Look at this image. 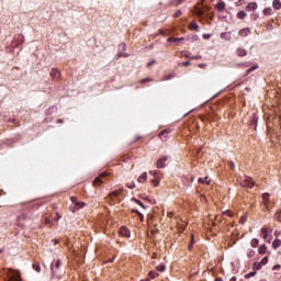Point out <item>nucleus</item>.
<instances>
[{
    "mask_svg": "<svg viewBox=\"0 0 281 281\" xmlns=\"http://www.w3.org/2000/svg\"><path fill=\"white\" fill-rule=\"evenodd\" d=\"M240 186H243V188H254V186H256V182H254V179H251L249 177H245L240 181Z\"/></svg>",
    "mask_w": 281,
    "mask_h": 281,
    "instance_id": "obj_1",
    "label": "nucleus"
},
{
    "mask_svg": "<svg viewBox=\"0 0 281 281\" xmlns=\"http://www.w3.org/2000/svg\"><path fill=\"white\" fill-rule=\"evenodd\" d=\"M104 179H106V173H101L99 177H97L93 180V187L100 188V186H102V183H104Z\"/></svg>",
    "mask_w": 281,
    "mask_h": 281,
    "instance_id": "obj_2",
    "label": "nucleus"
},
{
    "mask_svg": "<svg viewBox=\"0 0 281 281\" xmlns=\"http://www.w3.org/2000/svg\"><path fill=\"white\" fill-rule=\"evenodd\" d=\"M261 238H263L266 243H271V236H269V227L263 226L261 228Z\"/></svg>",
    "mask_w": 281,
    "mask_h": 281,
    "instance_id": "obj_3",
    "label": "nucleus"
},
{
    "mask_svg": "<svg viewBox=\"0 0 281 281\" xmlns=\"http://www.w3.org/2000/svg\"><path fill=\"white\" fill-rule=\"evenodd\" d=\"M170 133H172V130H170V128H167V130H164L162 132H160L159 138L161 139V142H167L168 135H170Z\"/></svg>",
    "mask_w": 281,
    "mask_h": 281,
    "instance_id": "obj_4",
    "label": "nucleus"
},
{
    "mask_svg": "<svg viewBox=\"0 0 281 281\" xmlns=\"http://www.w3.org/2000/svg\"><path fill=\"white\" fill-rule=\"evenodd\" d=\"M60 265H63V261H60V259L55 261V265L53 263L50 269H52V273L53 276H56V273H58V270L60 269Z\"/></svg>",
    "mask_w": 281,
    "mask_h": 281,
    "instance_id": "obj_5",
    "label": "nucleus"
},
{
    "mask_svg": "<svg viewBox=\"0 0 281 281\" xmlns=\"http://www.w3.org/2000/svg\"><path fill=\"white\" fill-rule=\"evenodd\" d=\"M166 161H168V156L160 157L156 162V168H164L166 166Z\"/></svg>",
    "mask_w": 281,
    "mask_h": 281,
    "instance_id": "obj_6",
    "label": "nucleus"
},
{
    "mask_svg": "<svg viewBox=\"0 0 281 281\" xmlns=\"http://www.w3.org/2000/svg\"><path fill=\"white\" fill-rule=\"evenodd\" d=\"M120 236H123L124 238H131V231L126 226H122L120 229Z\"/></svg>",
    "mask_w": 281,
    "mask_h": 281,
    "instance_id": "obj_7",
    "label": "nucleus"
},
{
    "mask_svg": "<svg viewBox=\"0 0 281 281\" xmlns=\"http://www.w3.org/2000/svg\"><path fill=\"white\" fill-rule=\"evenodd\" d=\"M50 77L53 78V80H59L60 79V70H58L57 68H53L50 71Z\"/></svg>",
    "mask_w": 281,
    "mask_h": 281,
    "instance_id": "obj_8",
    "label": "nucleus"
},
{
    "mask_svg": "<svg viewBox=\"0 0 281 281\" xmlns=\"http://www.w3.org/2000/svg\"><path fill=\"white\" fill-rule=\"evenodd\" d=\"M226 8H227V4H225L224 1H220L217 4H215V10L217 12H225Z\"/></svg>",
    "mask_w": 281,
    "mask_h": 281,
    "instance_id": "obj_9",
    "label": "nucleus"
},
{
    "mask_svg": "<svg viewBox=\"0 0 281 281\" xmlns=\"http://www.w3.org/2000/svg\"><path fill=\"white\" fill-rule=\"evenodd\" d=\"M85 207V202H78L74 205H70L71 212H78V210H82Z\"/></svg>",
    "mask_w": 281,
    "mask_h": 281,
    "instance_id": "obj_10",
    "label": "nucleus"
},
{
    "mask_svg": "<svg viewBox=\"0 0 281 281\" xmlns=\"http://www.w3.org/2000/svg\"><path fill=\"white\" fill-rule=\"evenodd\" d=\"M247 12H254V10H258V3L257 2H250L246 5Z\"/></svg>",
    "mask_w": 281,
    "mask_h": 281,
    "instance_id": "obj_11",
    "label": "nucleus"
},
{
    "mask_svg": "<svg viewBox=\"0 0 281 281\" xmlns=\"http://www.w3.org/2000/svg\"><path fill=\"white\" fill-rule=\"evenodd\" d=\"M239 36H241L243 38H245V36H249V34H251V30L249 27L246 29H241L238 32Z\"/></svg>",
    "mask_w": 281,
    "mask_h": 281,
    "instance_id": "obj_12",
    "label": "nucleus"
},
{
    "mask_svg": "<svg viewBox=\"0 0 281 281\" xmlns=\"http://www.w3.org/2000/svg\"><path fill=\"white\" fill-rule=\"evenodd\" d=\"M269 193H263L262 194V204L266 209H269Z\"/></svg>",
    "mask_w": 281,
    "mask_h": 281,
    "instance_id": "obj_13",
    "label": "nucleus"
},
{
    "mask_svg": "<svg viewBox=\"0 0 281 281\" xmlns=\"http://www.w3.org/2000/svg\"><path fill=\"white\" fill-rule=\"evenodd\" d=\"M189 30L194 31V32H199V23H196V21H192L189 24Z\"/></svg>",
    "mask_w": 281,
    "mask_h": 281,
    "instance_id": "obj_14",
    "label": "nucleus"
},
{
    "mask_svg": "<svg viewBox=\"0 0 281 281\" xmlns=\"http://www.w3.org/2000/svg\"><path fill=\"white\" fill-rule=\"evenodd\" d=\"M119 194H122V191L120 190H115V191H112L109 196L112 201H115V199H117Z\"/></svg>",
    "mask_w": 281,
    "mask_h": 281,
    "instance_id": "obj_15",
    "label": "nucleus"
},
{
    "mask_svg": "<svg viewBox=\"0 0 281 281\" xmlns=\"http://www.w3.org/2000/svg\"><path fill=\"white\" fill-rule=\"evenodd\" d=\"M148 179V173L143 172L139 177H138V183H146Z\"/></svg>",
    "mask_w": 281,
    "mask_h": 281,
    "instance_id": "obj_16",
    "label": "nucleus"
},
{
    "mask_svg": "<svg viewBox=\"0 0 281 281\" xmlns=\"http://www.w3.org/2000/svg\"><path fill=\"white\" fill-rule=\"evenodd\" d=\"M262 14L265 16H271V14H273V9H271V7L265 8Z\"/></svg>",
    "mask_w": 281,
    "mask_h": 281,
    "instance_id": "obj_17",
    "label": "nucleus"
},
{
    "mask_svg": "<svg viewBox=\"0 0 281 281\" xmlns=\"http://www.w3.org/2000/svg\"><path fill=\"white\" fill-rule=\"evenodd\" d=\"M181 41H184L183 37H169L167 40L168 43H181Z\"/></svg>",
    "mask_w": 281,
    "mask_h": 281,
    "instance_id": "obj_18",
    "label": "nucleus"
},
{
    "mask_svg": "<svg viewBox=\"0 0 281 281\" xmlns=\"http://www.w3.org/2000/svg\"><path fill=\"white\" fill-rule=\"evenodd\" d=\"M272 8H273V10H281V1L280 0H273L272 1Z\"/></svg>",
    "mask_w": 281,
    "mask_h": 281,
    "instance_id": "obj_19",
    "label": "nucleus"
},
{
    "mask_svg": "<svg viewBox=\"0 0 281 281\" xmlns=\"http://www.w3.org/2000/svg\"><path fill=\"white\" fill-rule=\"evenodd\" d=\"M236 54L239 57L247 56V49H245V48H237Z\"/></svg>",
    "mask_w": 281,
    "mask_h": 281,
    "instance_id": "obj_20",
    "label": "nucleus"
},
{
    "mask_svg": "<svg viewBox=\"0 0 281 281\" xmlns=\"http://www.w3.org/2000/svg\"><path fill=\"white\" fill-rule=\"evenodd\" d=\"M258 245H260V240H258V238H254L250 240V247H252L254 249H256Z\"/></svg>",
    "mask_w": 281,
    "mask_h": 281,
    "instance_id": "obj_21",
    "label": "nucleus"
},
{
    "mask_svg": "<svg viewBox=\"0 0 281 281\" xmlns=\"http://www.w3.org/2000/svg\"><path fill=\"white\" fill-rule=\"evenodd\" d=\"M195 14L196 16H199L200 19H203V16H205V12L199 8L195 7Z\"/></svg>",
    "mask_w": 281,
    "mask_h": 281,
    "instance_id": "obj_22",
    "label": "nucleus"
},
{
    "mask_svg": "<svg viewBox=\"0 0 281 281\" xmlns=\"http://www.w3.org/2000/svg\"><path fill=\"white\" fill-rule=\"evenodd\" d=\"M199 183H203L204 186H210V178L209 177H205L204 179L203 178H199Z\"/></svg>",
    "mask_w": 281,
    "mask_h": 281,
    "instance_id": "obj_23",
    "label": "nucleus"
},
{
    "mask_svg": "<svg viewBox=\"0 0 281 281\" xmlns=\"http://www.w3.org/2000/svg\"><path fill=\"white\" fill-rule=\"evenodd\" d=\"M258 252L263 256V254H267V245H261L258 249Z\"/></svg>",
    "mask_w": 281,
    "mask_h": 281,
    "instance_id": "obj_24",
    "label": "nucleus"
},
{
    "mask_svg": "<svg viewBox=\"0 0 281 281\" xmlns=\"http://www.w3.org/2000/svg\"><path fill=\"white\" fill-rule=\"evenodd\" d=\"M8 281H23L21 279V274L15 273L13 277H11Z\"/></svg>",
    "mask_w": 281,
    "mask_h": 281,
    "instance_id": "obj_25",
    "label": "nucleus"
},
{
    "mask_svg": "<svg viewBox=\"0 0 281 281\" xmlns=\"http://www.w3.org/2000/svg\"><path fill=\"white\" fill-rule=\"evenodd\" d=\"M281 246V240L280 239H274L272 243V248L278 249V247Z\"/></svg>",
    "mask_w": 281,
    "mask_h": 281,
    "instance_id": "obj_26",
    "label": "nucleus"
},
{
    "mask_svg": "<svg viewBox=\"0 0 281 281\" xmlns=\"http://www.w3.org/2000/svg\"><path fill=\"white\" fill-rule=\"evenodd\" d=\"M256 256V250L249 248L247 251V258H254Z\"/></svg>",
    "mask_w": 281,
    "mask_h": 281,
    "instance_id": "obj_27",
    "label": "nucleus"
},
{
    "mask_svg": "<svg viewBox=\"0 0 281 281\" xmlns=\"http://www.w3.org/2000/svg\"><path fill=\"white\" fill-rule=\"evenodd\" d=\"M256 69H259L258 65H255L250 67L248 70H246V76H249V74H251V71H256Z\"/></svg>",
    "mask_w": 281,
    "mask_h": 281,
    "instance_id": "obj_28",
    "label": "nucleus"
},
{
    "mask_svg": "<svg viewBox=\"0 0 281 281\" xmlns=\"http://www.w3.org/2000/svg\"><path fill=\"white\" fill-rule=\"evenodd\" d=\"M246 16H247V12L243 10L237 13V19H245Z\"/></svg>",
    "mask_w": 281,
    "mask_h": 281,
    "instance_id": "obj_29",
    "label": "nucleus"
},
{
    "mask_svg": "<svg viewBox=\"0 0 281 281\" xmlns=\"http://www.w3.org/2000/svg\"><path fill=\"white\" fill-rule=\"evenodd\" d=\"M269 262V257H263L262 260L259 262L262 267Z\"/></svg>",
    "mask_w": 281,
    "mask_h": 281,
    "instance_id": "obj_30",
    "label": "nucleus"
},
{
    "mask_svg": "<svg viewBox=\"0 0 281 281\" xmlns=\"http://www.w3.org/2000/svg\"><path fill=\"white\" fill-rule=\"evenodd\" d=\"M33 269H34L35 271H37V273H41V265H38V263H33Z\"/></svg>",
    "mask_w": 281,
    "mask_h": 281,
    "instance_id": "obj_31",
    "label": "nucleus"
},
{
    "mask_svg": "<svg viewBox=\"0 0 281 281\" xmlns=\"http://www.w3.org/2000/svg\"><path fill=\"white\" fill-rule=\"evenodd\" d=\"M254 276H256V271L249 272L247 274H245V279L249 280V278H254Z\"/></svg>",
    "mask_w": 281,
    "mask_h": 281,
    "instance_id": "obj_32",
    "label": "nucleus"
},
{
    "mask_svg": "<svg viewBox=\"0 0 281 281\" xmlns=\"http://www.w3.org/2000/svg\"><path fill=\"white\" fill-rule=\"evenodd\" d=\"M70 201H71L72 205H76V203L79 202V201H78V196H71V198H70Z\"/></svg>",
    "mask_w": 281,
    "mask_h": 281,
    "instance_id": "obj_33",
    "label": "nucleus"
},
{
    "mask_svg": "<svg viewBox=\"0 0 281 281\" xmlns=\"http://www.w3.org/2000/svg\"><path fill=\"white\" fill-rule=\"evenodd\" d=\"M157 271H160L161 273H164V271H166V266H158Z\"/></svg>",
    "mask_w": 281,
    "mask_h": 281,
    "instance_id": "obj_34",
    "label": "nucleus"
},
{
    "mask_svg": "<svg viewBox=\"0 0 281 281\" xmlns=\"http://www.w3.org/2000/svg\"><path fill=\"white\" fill-rule=\"evenodd\" d=\"M255 269H256L257 271H260V269H262L261 263H260V262H255Z\"/></svg>",
    "mask_w": 281,
    "mask_h": 281,
    "instance_id": "obj_35",
    "label": "nucleus"
},
{
    "mask_svg": "<svg viewBox=\"0 0 281 281\" xmlns=\"http://www.w3.org/2000/svg\"><path fill=\"white\" fill-rule=\"evenodd\" d=\"M183 12H181V10L176 11L175 19H179V16H181Z\"/></svg>",
    "mask_w": 281,
    "mask_h": 281,
    "instance_id": "obj_36",
    "label": "nucleus"
},
{
    "mask_svg": "<svg viewBox=\"0 0 281 281\" xmlns=\"http://www.w3.org/2000/svg\"><path fill=\"white\" fill-rule=\"evenodd\" d=\"M203 58L201 55H194L191 57V60H201Z\"/></svg>",
    "mask_w": 281,
    "mask_h": 281,
    "instance_id": "obj_37",
    "label": "nucleus"
},
{
    "mask_svg": "<svg viewBox=\"0 0 281 281\" xmlns=\"http://www.w3.org/2000/svg\"><path fill=\"white\" fill-rule=\"evenodd\" d=\"M251 19H252L254 21H258V19H260V15H258V13H252V14H251Z\"/></svg>",
    "mask_w": 281,
    "mask_h": 281,
    "instance_id": "obj_38",
    "label": "nucleus"
},
{
    "mask_svg": "<svg viewBox=\"0 0 281 281\" xmlns=\"http://www.w3.org/2000/svg\"><path fill=\"white\" fill-rule=\"evenodd\" d=\"M134 201H135V203H136L137 205H139L140 207H146V206H144V203H143L142 201H139V200H137V199H134Z\"/></svg>",
    "mask_w": 281,
    "mask_h": 281,
    "instance_id": "obj_39",
    "label": "nucleus"
},
{
    "mask_svg": "<svg viewBox=\"0 0 281 281\" xmlns=\"http://www.w3.org/2000/svg\"><path fill=\"white\" fill-rule=\"evenodd\" d=\"M146 82H153V79H150V78H145V79L140 80V83H142V85H144V83H146Z\"/></svg>",
    "mask_w": 281,
    "mask_h": 281,
    "instance_id": "obj_40",
    "label": "nucleus"
},
{
    "mask_svg": "<svg viewBox=\"0 0 281 281\" xmlns=\"http://www.w3.org/2000/svg\"><path fill=\"white\" fill-rule=\"evenodd\" d=\"M151 183H153L154 188H157V186H159V180L154 179V180H151Z\"/></svg>",
    "mask_w": 281,
    "mask_h": 281,
    "instance_id": "obj_41",
    "label": "nucleus"
},
{
    "mask_svg": "<svg viewBox=\"0 0 281 281\" xmlns=\"http://www.w3.org/2000/svg\"><path fill=\"white\" fill-rule=\"evenodd\" d=\"M173 76L172 75H167L162 77V80H172Z\"/></svg>",
    "mask_w": 281,
    "mask_h": 281,
    "instance_id": "obj_42",
    "label": "nucleus"
},
{
    "mask_svg": "<svg viewBox=\"0 0 281 281\" xmlns=\"http://www.w3.org/2000/svg\"><path fill=\"white\" fill-rule=\"evenodd\" d=\"M236 165H234V161H228V167L231 170H234Z\"/></svg>",
    "mask_w": 281,
    "mask_h": 281,
    "instance_id": "obj_43",
    "label": "nucleus"
},
{
    "mask_svg": "<svg viewBox=\"0 0 281 281\" xmlns=\"http://www.w3.org/2000/svg\"><path fill=\"white\" fill-rule=\"evenodd\" d=\"M25 218H27V216H25V214H22L18 217V221H25Z\"/></svg>",
    "mask_w": 281,
    "mask_h": 281,
    "instance_id": "obj_44",
    "label": "nucleus"
},
{
    "mask_svg": "<svg viewBox=\"0 0 281 281\" xmlns=\"http://www.w3.org/2000/svg\"><path fill=\"white\" fill-rule=\"evenodd\" d=\"M193 245H194V235L191 236V245H189V249H192Z\"/></svg>",
    "mask_w": 281,
    "mask_h": 281,
    "instance_id": "obj_45",
    "label": "nucleus"
},
{
    "mask_svg": "<svg viewBox=\"0 0 281 281\" xmlns=\"http://www.w3.org/2000/svg\"><path fill=\"white\" fill-rule=\"evenodd\" d=\"M202 37H203L205 41H207V40L212 38V35H210V34H203Z\"/></svg>",
    "mask_w": 281,
    "mask_h": 281,
    "instance_id": "obj_46",
    "label": "nucleus"
},
{
    "mask_svg": "<svg viewBox=\"0 0 281 281\" xmlns=\"http://www.w3.org/2000/svg\"><path fill=\"white\" fill-rule=\"evenodd\" d=\"M150 278H153V280H155V278H157V273L156 272H149Z\"/></svg>",
    "mask_w": 281,
    "mask_h": 281,
    "instance_id": "obj_47",
    "label": "nucleus"
},
{
    "mask_svg": "<svg viewBox=\"0 0 281 281\" xmlns=\"http://www.w3.org/2000/svg\"><path fill=\"white\" fill-rule=\"evenodd\" d=\"M138 218H139L140 223H144V214L139 213Z\"/></svg>",
    "mask_w": 281,
    "mask_h": 281,
    "instance_id": "obj_48",
    "label": "nucleus"
},
{
    "mask_svg": "<svg viewBox=\"0 0 281 281\" xmlns=\"http://www.w3.org/2000/svg\"><path fill=\"white\" fill-rule=\"evenodd\" d=\"M149 175H154V177H158L159 171H149Z\"/></svg>",
    "mask_w": 281,
    "mask_h": 281,
    "instance_id": "obj_49",
    "label": "nucleus"
},
{
    "mask_svg": "<svg viewBox=\"0 0 281 281\" xmlns=\"http://www.w3.org/2000/svg\"><path fill=\"white\" fill-rule=\"evenodd\" d=\"M132 213H133V214H137V216H138V214H140L142 212H139V211L136 210V209H133V210H132Z\"/></svg>",
    "mask_w": 281,
    "mask_h": 281,
    "instance_id": "obj_50",
    "label": "nucleus"
},
{
    "mask_svg": "<svg viewBox=\"0 0 281 281\" xmlns=\"http://www.w3.org/2000/svg\"><path fill=\"white\" fill-rule=\"evenodd\" d=\"M182 67H190V61L182 63Z\"/></svg>",
    "mask_w": 281,
    "mask_h": 281,
    "instance_id": "obj_51",
    "label": "nucleus"
},
{
    "mask_svg": "<svg viewBox=\"0 0 281 281\" xmlns=\"http://www.w3.org/2000/svg\"><path fill=\"white\" fill-rule=\"evenodd\" d=\"M60 218H63V216H61L60 214L56 213L55 220H56V221H60Z\"/></svg>",
    "mask_w": 281,
    "mask_h": 281,
    "instance_id": "obj_52",
    "label": "nucleus"
},
{
    "mask_svg": "<svg viewBox=\"0 0 281 281\" xmlns=\"http://www.w3.org/2000/svg\"><path fill=\"white\" fill-rule=\"evenodd\" d=\"M44 223H45V225H49V223H50V222H49V218L45 217V218H44Z\"/></svg>",
    "mask_w": 281,
    "mask_h": 281,
    "instance_id": "obj_53",
    "label": "nucleus"
},
{
    "mask_svg": "<svg viewBox=\"0 0 281 281\" xmlns=\"http://www.w3.org/2000/svg\"><path fill=\"white\" fill-rule=\"evenodd\" d=\"M277 221H279V223H281V214L280 213L277 214Z\"/></svg>",
    "mask_w": 281,
    "mask_h": 281,
    "instance_id": "obj_54",
    "label": "nucleus"
},
{
    "mask_svg": "<svg viewBox=\"0 0 281 281\" xmlns=\"http://www.w3.org/2000/svg\"><path fill=\"white\" fill-rule=\"evenodd\" d=\"M153 65H155V60L149 61V63L147 64V67H153Z\"/></svg>",
    "mask_w": 281,
    "mask_h": 281,
    "instance_id": "obj_55",
    "label": "nucleus"
},
{
    "mask_svg": "<svg viewBox=\"0 0 281 281\" xmlns=\"http://www.w3.org/2000/svg\"><path fill=\"white\" fill-rule=\"evenodd\" d=\"M252 122H258V116H256V114L252 116Z\"/></svg>",
    "mask_w": 281,
    "mask_h": 281,
    "instance_id": "obj_56",
    "label": "nucleus"
},
{
    "mask_svg": "<svg viewBox=\"0 0 281 281\" xmlns=\"http://www.w3.org/2000/svg\"><path fill=\"white\" fill-rule=\"evenodd\" d=\"M181 3H183V0H177V4L176 5H181Z\"/></svg>",
    "mask_w": 281,
    "mask_h": 281,
    "instance_id": "obj_57",
    "label": "nucleus"
},
{
    "mask_svg": "<svg viewBox=\"0 0 281 281\" xmlns=\"http://www.w3.org/2000/svg\"><path fill=\"white\" fill-rule=\"evenodd\" d=\"M131 190L135 189V184L128 187Z\"/></svg>",
    "mask_w": 281,
    "mask_h": 281,
    "instance_id": "obj_58",
    "label": "nucleus"
},
{
    "mask_svg": "<svg viewBox=\"0 0 281 281\" xmlns=\"http://www.w3.org/2000/svg\"><path fill=\"white\" fill-rule=\"evenodd\" d=\"M215 281H223V278H216Z\"/></svg>",
    "mask_w": 281,
    "mask_h": 281,
    "instance_id": "obj_59",
    "label": "nucleus"
},
{
    "mask_svg": "<svg viewBox=\"0 0 281 281\" xmlns=\"http://www.w3.org/2000/svg\"><path fill=\"white\" fill-rule=\"evenodd\" d=\"M273 269L278 270V269H280V266H274Z\"/></svg>",
    "mask_w": 281,
    "mask_h": 281,
    "instance_id": "obj_60",
    "label": "nucleus"
},
{
    "mask_svg": "<svg viewBox=\"0 0 281 281\" xmlns=\"http://www.w3.org/2000/svg\"><path fill=\"white\" fill-rule=\"evenodd\" d=\"M168 216H169V217H172V213H168Z\"/></svg>",
    "mask_w": 281,
    "mask_h": 281,
    "instance_id": "obj_61",
    "label": "nucleus"
},
{
    "mask_svg": "<svg viewBox=\"0 0 281 281\" xmlns=\"http://www.w3.org/2000/svg\"><path fill=\"white\" fill-rule=\"evenodd\" d=\"M231 281H236V278H232Z\"/></svg>",
    "mask_w": 281,
    "mask_h": 281,
    "instance_id": "obj_62",
    "label": "nucleus"
},
{
    "mask_svg": "<svg viewBox=\"0 0 281 281\" xmlns=\"http://www.w3.org/2000/svg\"><path fill=\"white\" fill-rule=\"evenodd\" d=\"M201 150H202V148H199V149H198V153H201Z\"/></svg>",
    "mask_w": 281,
    "mask_h": 281,
    "instance_id": "obj_63",
    "label": "nucleus"
},
{
    "mask_svg": "<svg viewBox=\"0 0 281 281\" xmlns=\"http://www.w3.org/2000/svg\"><path fill=\"white\" fill-rule=\"evenodd\" d=\"M58 122L61 124L63 120H58Z\"/></svg>",
    "mask_w": 281,
    "mask_h": 281,
    "instance_id": "obj_64",
    "label": "nucleus"
}]
</instances>
